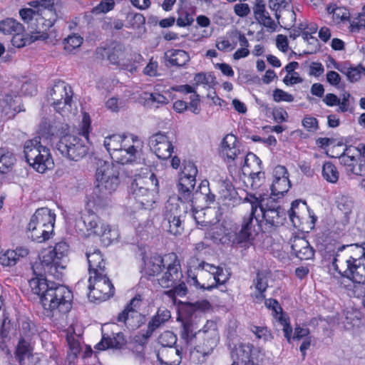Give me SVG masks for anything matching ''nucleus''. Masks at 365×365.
<instances>
[{"instance_id":"obj_17","label":"nucleus","mask_w":365,"mask_h":365,"mask_svg":"<svg viewBox=\"0 0 365 365\" xmlns=\"http://www.w3.org/2000/svg\"><path fill=\"white\" fill-rule=\"evenodd\" d=\"M88 297L104 301L113 296V284L107 277L106 272H101L95 276L90 275L88 279Z\"/></svg>"},{"instance_id":"obj_34","label":"nucleus","mask_w":365,"mask_h":365,"mask_svg":"<svg viewBox=\"0 0 365 365\" xmlns=\"http://www.w3.org/2000/svg\"><path fill=\"white\" fill-rule=\"evenodd\" d=\"M195 178L181 176L178 183L180 199L185 202L190 200V195L195 185Z\"/></svg>"},{"instance_id":"obj_44","label":"nucleus","mask_w":365,"mask_h":365,"mask_svg":"<svg viewBox=\"0 0 365 365\" xmlns=\"http://www.w3.org/2000/svg\"><path fill=\"white\" fill-rule=\"evenodd\" d=\"M290 188L289 178H284L279 180H274L271 185L272 195L277 197L283 196Z\"/></svg>"},{"instance_id":"obj_41","label":"nucleus","mask_w":365,"mask_h":365,"mask_svg":"<svg viewBox=\"0 0 365 365\" xmlns=\"http://www.w3.org/2000/svg\"><path fill=\"white\" fill-rule=\"evenodd\" d=\"M170 317V312L168 309L159 308L156 314L150 319L148 325L155 331L168 322Z\"/></svg>"},{"instance_id":"obj_52","label":"nucleus","mask_w":365,"mask_h":365,"mask_svg":"<svg viewBox=\"0 0 365 365\" xmlns=\"http://www.w3.org/2000/svg\"><path fill=\"white\" fill-rule=\"evenodd\" d=\"M195 269L200 272V274H196L197 276H198V274H200V275L206 274V273L203 272L204 271H205L208 273L207 275L210 278H212H212L215 277V275L217 272V270H220V272H222V267H216L212 264L207 263L204 261L199 263L197 267L195 268Z\"/></svg>"},{"instance_id":"obj_22","label":"nucleus","mask_w":365,"mask_h":365,"mask_svg":"<svg viewBox=\"0 0 365 365\" xmlns=\"http://www.w3.org/2000/svg\"><path fill=\"white\" fill-rule=\"evenodd\" d=\"M339 160L351 178L354 176H365V158H353L349 155H340Z\"/></svg>"},{"instance_id":"obj_11","label":"nucleus","mask_w":365,"mask_h":365,"mask_svg":"<svg viewBox=\"0 0 365 365\" xmlns=\"http://www.w3.org/2000/svg\"><path fill=\"white\" fill-rule=\"evenodd\" d=\"M158 180L153 173L138 176L131 183L130 192L135 200L144 209H150L155 202Z\"/></svg>"},{"instance_id":"obj_56","label":"nucleus","mask_w":365,"mask_h":365,"mask_svg":"<svg viewBox=\"0 0 365 365\" xmlns=\"http://www.w3.org/2000/svg\"><path fill=\"white\" fill-rule=\"evenodd\" d=\"M215 77L212 74H206L205 73H198L194 77L195 84L196 86L207 85L211 86L215 83Z\"/></svg>"},{"instance_id":"obj_46","label":"nucleus","mask_w":365,"mask_h":365,"mask_svg":"<svg viewBox=\"0 0 365 365\" xmlns=\"http://www.w3.org/2000/svg\"><path fill=\"white\" fill-rule=\"evenodd\" d=\"M195 329L196 327H195L193 323L190 320L186 319L183 321L181 337L187 344L192 343L194 338L197 339V332L195 331Z\"/></svg>"},{"instance_id":"obj_55","label":"nucleus","mask_w":365,"mask_h":365,"mask_svg":"<svg viewBox=\"0 0 365 365\" xmlns=\"http://www.w3.org/2000/svg\"><path fill=\"white\" fill-rule=\"evenodd\" d=\"M114 6L113 0H103L93 9L92 12L95 14H105L111 11Z\"/></svg>"},{"instance_id":"obj_10","label":"nucleus","mask_w":365,"mask_h":365,"mask_svg":"<svg viewBox=\"0 0 365 365\" xmlns=\"http://www.w3.org/2000/svg\"><path fill=\"white\" fill-rule=\"evenodd\" d=\"M219 339L217 324L213 321H207L197 331L196 345L190 351V359L195 363H203L217 346Z\"/></svg>"},{"instance_id":"obj_18","label":"nucleus","mask_w":365,"mask_h":365,"mask_svg":"<svg viewBox=\"0 0 365 365\" xmlns=\"http://www.w3.org/2000/svg\"><path fill=\"white\" fill-rule=\"evenodd\" d=\"M141 302L140 295L134 297L126 305L123 311L118 314L117 317L118 322H123L128 328L131 329L138 328L140 325L142 319V315L138 312Z\"/></svg>"},{"instance_id":"obj_19","label":"nucleus","mask_w":365,"mask_h":365,"mask_svg":"<svg viewBox=\"0 0 365 365\" xmlns=\"http://www.w3.org/2000/svg\"><path fill=\"white\" fill-rule=\"evenodd\" d=\"M250 205V212L243 217L241 229L237 232L236 227L233 228L237 245L250 243L257 233V231L255 229L253 221L255 220L259 225V220L256 215V210H254L253 204Z\"/></svg>"},{"instance_id":"obj_48","label":"nucleus","mask_w":365,"mask_h":365,"mask_svg":"<svg viewBox=\"0 0 365 365\" xmlns=\"http://www.w3.org/2000/svg\"><path fill=\"white\" fill-rule=\"evenodd\" d=\"M337 207L344 215V219L341 224L342 227L339 228L341 230H344L346 225L349 222V215L352 210V202L346 197H342L339 201Z\"/></svg>"},{"instance_id":"obj_35","label":"nucleus","mask_w":365,"mask_h":365,"mask_svg":"<svg viewBox=\"0 0 365 365\" xmlns=\"http://www.w3.org/2000/svg\"><path fill=\"white\" fill-rule=\"evenodd\" d=\"M24 26L13 18H6L0 21V32L5 35H14L23 33Z\"/></svg>"},{"instance_id":"obj_27","label":"nucleus","mask_w":365,"mask_h":365,"mask_svg":"<svg viewBox=\"0 0 365 365\" xmlns=\"http://www.w3.org/2000/svg\"><path fill=\"white\" fill-rule=\"evenodd\" d=\"M86 257L88 263L89 275L97 276L101 272H106V260L101 252L96 249L93 252L88 251Z\"/></svg>"},{"instance_id":"obj_58","label":"nucleus","mask_w":365,"mask_h":365,"mask_svg":"<svg viewBox=\"0 0 365 365\" xmlns=\"http://www.w3.org/2000/svg\"><path fill=\"white\" fill-rule=\"evenodd\" d=\"M273 100L275 102L285 101L290 103L294 101V96L282 89L276 88L273 91Z\"/></svg>"},{"instance_id":"obj_33","label":"nucleus","mask_w":365,"mask_h":365,"mask_svg":"<svg viewBox=\"0 0 365 365\" xmlns=\"http://www.w3.org/2000/svg\"><path fill=\"white\" fill-rule=\"evenodd\" d=\"M33 346L30 341L24 338H21L16 346L15 357L20 365L24 364V360L33 356Z\"/></svg>"},{"instance_id":"obj_51","label":"nucleus","mask_w":365,"mask_h":365,"mask_svg":"<svg viewBox=\"0 0 365 365\" xmlns=\"http://www.w3.org/2000/svg\"><path fill=\"white\" fill-rule=\"evenodd\" d=\"M254 285L256 289L259 293L261 298H264V293L267 290L268 287L267 279L266 275L263 272H258L257 273L256 279L254 280Z\"/></svg>"},{"instance_id":"obj_7","label":"nucleus","mask_w":365,"mask_h":365,"mask_svg":"<svg viewBox=\"0 0 365 365\" xmlns=\"http://www.w3.org/2000/svg\"><path fill=\"white\" fill-rule=\"evenodd\" d=\"M68 245L65 242L56 243L51 250L45 251L40 257V263H35L32 269L36 275H41L38 271V267L41 266L44 274L52 276L54 279L62 277L61 271L66 267Z\"/></svg>"},{"instance_id":"obj_12","label":"nucleus","mask_w":365,"mask_h":365,"mask_svg":"<svg viewBox=\"0 0 365 365\" xmlns=\"http://www.w3.org/2000/svg\"><path fill=\"white\" fill-rule=\"evenodd\" d=\"M56 148L63 157L73 161L81 160L88 152V147L85 141L71 134L61 135L56 144Z\"/></svg>"},{"instance_id":"obj_63","label":"nucleus","mask_w":365,"mask_h":365,"mask_svg":"<svg viewBox=\"0 0 365 365\" xmlns=\"http://www.w3.org/2000/svg\"><path fill=\"white\" fill-rule=\"evenodd\" d=\"M302 125L308 131L313 132L318 129V120L312 116H305L302 120Z\"/></svg>"},{"instance_id":"obj_32","label":"nucleus","mask_w":365,"mask_h":365,"mask_svg":"<svg viewBox=\"0 0 365 365\" xmlns=\"http://www.w3.org/2000/svg\"><path fill=\"white\" fill-rule=\"evenodd\" d=\"M129 135L113 134L105 138L103 145L111 155V154H114V152H118L120 150L123 145L126 143H129Z\"/></svg>"},{"instance_id":"obj_3","label":"nucleus","mask_w":365,"mask_h":365,"mask_svg":"<svg viewBox=\"0 0 365 365\" xmlns=\"http://www.w3.org/2000/svg\"><path fill=\"white\" fill-rule=\"evenodd\" d=\"M96 184L88 206L98 211L112 205L111 196L117 190L119 180L118 167L106 161L101 162L96 170Z\"/></svg>"},{"instance_id":"obj_23","label":"nucleus","mask_w":365,"mask_h":365,"mask_svg":"<svg viewBox=\"0 0 365 365\" xmlns=\"http://www.w3.org/2000/svg\"><path fill=\"white\" fill-rule=\"evenodd\" d=\"M48 34L46 31L40 29L38 26L36 28L31 26V34L22 35V33H18L13 35L12 43L17 48H22L29 45L36 41H44L47 39Z\"/></svg>"},{"instance_id":"obj_37","label":"nucleus","mask_w":365,"mask_h":365,"mask_svg":"<svg viewBox=\"0 0 365 365\" xmlns=\"http://www.w3.org/2000/svg\"><path fill=\"white\" fill-rule=\"evenodd\" d=\"M125 344V339L122 333H118L113 337L103 336L101 341L98 343L95 348L98 350H105L108 348H120Z\"/></svg>"},{"instance_id":"obj_38","label":"nucleus","mask_w":365,"mask_h":365,"mask_svg":"<svg viewBox=\"0 0 365 365\" xmlns=\"http://www.w3.org/2000/svg\"><path fill=\"white\" fill-rule=\"evenodd\" d=\"M166 56L171 65L179 67L185 66L190 60L189 54L186 51L180 49L169 51L166 53Z\"/></svg>"},{"instance_id":"obj_4","label":"nucleus","mask_w":365,"mask_h":365,"mask_svg":"<svg viewBox=\"0 0 365 365\" xmlns=\"http://www.w3.org/2000/svg\"><path fill=\"white\" fill-rule=\"evenodd\" d=\"M245 202L253 204L254 210L259 211L262 220H259V227L264 232H271L282 225L286 220V211L277 205L271 198L265 199L262 195L257 196L255 194L247 193Z\"/></svg>"},{"instance_id":"obj_57","label":"nucleus","mask_w":365,"mask_h":365,"mask_svg":"<svg viewBox=\"0 0 365 365\" xmlns=\"http://www.w3.org/2000/svg\"><path fill=\"white\" fill-rule=\"evenodd\" d=\"M349 16L350 14L346 8L337 6L336 9H335L332 19L336 24H340L342 21L348 20Z\"/></svg>"},{"instance_id":"obj_40","label":"nucleus","mask_w":365,"mask_h":365,"mask_svg":"<svg viewBox=\"0 0 365 365\" xmlns=\"http://www.w3.org/2000/svg\"><path fill=\"white\" fill-rule=\"evenodd\" d=\"M145 103L151 108H159L169 103V99L164 94L159 92L145 93Z\"/></svg>"},{"instance_id":"obj_13","label":"nucleus","mask_w":365,"mask_h":365,"mask_svg":"<svg viewBox=\"0 0 365 365\" xmlns=\"http://www.w3.org/2000/svg\"><path fill=\"white\" fill-rule=\"evenodd\" d=\"M47 101L56 112L63 115L71 111L73 91L71 87L63 81H56L48 91Z\"/></svg>"},{"instance_id":"obj_29","label":"nucleus","mask_w":365,"mask_h":365,"mask_svg":"<svg viewBox=\"0 0 365 365\" xmlns=\"http://www.w3.org/2000/svg\"><path fill=\"white\" fill-rule=\"evenodd\" d=\"M29 250L24 247H17L16 250H7L0 252V264L4 267L14 266L20 258L26 257Z\"/></svg>"},{"instance_id":"obj_5","label":"nucleus","mask_w":365,"mask_h":365,"mask_svg":"<svg viewBox=\"0 0 365 365\" xmlns=\"http://www.w3.org/2000/svg\"><path fill=\"white\" fill-rule=\"evenodd\" d=\"M28 4L31 8L19 10L21 19L29 25L31 30V26L36 28L38 26L41 30L47 32L57 19L53 0H34Z\"/></svg>"},{"instance_id":"obj_28","label":"nucleus","mask_w":365,"mask_h":365,"mask_svg":"<svg viewBox=\"0 0 365 365\" xmlns=\"http://www.w3.org/2000/svg\"><path fill=\"white\" fill-rule=\"evenodd\" d=\"M291 247L295 256L301 260H307L314 257V251L304 238L294 237Z\"/></svg>"},{"instance_id":"obj_43","label":"nucleus","mask_w":365,"mask_h":365,"mask_svg":"<svg viewBox=\"0 0 365 365\" xmlns=\"http://www.w3.org/2000/svg\"><path fill=\"white\" fill-rule=\"evenodd\" d=\"M107 55L108 59L111 63L120 66V63L125 60L128 53L122 45L118 44L109 50Z\"/></svg>"},{"instance_id":"obj_39","label":"nucleus","mask_w":365,"mask_h":365,"mask_svg":"<svg viewBox=\"0 0 365 365\" xmlns=\"http://www.w3.org/2000/svg\"><path fill=\"white\" fill-rule=\"evenodd\" d=\"M143 61V57L141 54L134 53L126 56L125 60L120 63V68L125 70L130 73H134L138 71V64H140Z\"/></svg>"},{"instance_id":"obj_14","label":"nucleus","mask_w":365,"mask_h":365,"mask_svg":"<svg viewBox=\"0 0 365 365\" xmlns=\"http://www.w3.org/2000/svg\"><path fill=\"white\" fill-rule=\"evenodd\" d=\"M231 358L240 361L242 365H266L267 358L265 352L250 343H239L230 352Z\"/></svg>"},{"instance_id":"obj_59","label":"nucleus","mask_w":365,"mask_h":365,"mask_svg":"<svg viewBox=\"0 0 365 365\" xmlns=\"http://www.w3.org/2000/svg\"><path fill=\"white\" fill-rule=\"evenodd\" d=\"M197 174V169L195 165L191 161L183 162V169L182 170L181 176L195 178Z\"/></svg>"},{"instance_id":"obj_21","label":"nucleus","mask_w":365,"mask_h":365,"mask_svg":"<svg viewBox=\"0 0 365 365\" xmlns=\"http://www.w3.org/2000/svg\"><path fill=\"white\" fill-rule=\"evenodd\" d=\"M148 145L156 156L162 160L169 159L174 147L169 138L163 133L158 132L149 138Z\"/></svg>"},{"instance_id":"obj_20","label":"nucleus","mask_w":365,"mask_h":365,"mask_svg":"<svg viewBox=\"0 0 365 365\" xmlns=\"http://www.w3.org/2000/svg\"><path fill=\"white\" fill-rule=\"evenodd\" d=\"M129 143H125L120 150L111 154L112 159L122 165L135 161L138 148L143 144L137 135L129 134Z\"/></svg>"},{"instance_id":"obj_31","label":"nucleus","mask_w":365,"mask_h":365,"mask_svg":"<svg viewBox=\"0 0 365 365\" xmlns=\"http://www.w3.org/2000/svg\"><path fill=\"white\" fill-rule=\"evenodd\" d=\"M188 277L190 278V283L193 284L195 287L200 288L204 290L211 291L214 288L217 287L218 285L225 284L228 280V277L224 273L223 269L222 268V272L217 270V272L213 277L214 283L211 284H205V283L200 284L197 279V276L193 274L192 275V271L188 270Z\"/></svg>"},{"instance_id":"obj_8","label":"nucleus","mask_w":365,"mask_h":365,"mask_svg":"<svg viewBox=\"0 0 365 365\" xmlns=\"http://www.w3.org/2000/svg\"><path fill=\"white\" fill-rule=\"evenodd\" d=\"M222 153L230 173L240 172L244 167L250 166V162L260 163V159L255 154L240 149L234 135H227L223 138Z\"/></svg>"},{"instance_id":"obj_25","label":"nucleus","mask_w":365,"mask_h":365,"mask_svg":"<svg viewBox=\"0 0 365 365\" xmlns=\"http://www.w3.org/2000/svg\"><path fill=\"white\" fill-rule=\"evenodd\" d=\"M262 163L250 162V166L244 167L242 171L243 175L248 176L250 180L251 187L253 190L260 187L265 181V174L262 171Z\"/></svg>"},{"instance_id":"obj_49","label":"nucleus","mask_w":365,"mask_h":365,"mask_svg":"<svg viewBox=\"0 0 365 365\" xmlns=\"http://www.w3.org/2000/svg\"><path fill=\"white\" fill-rule=\"evenodd\" d=\"M177 341L176 335L170 331H165L158 337V343L162 345V349L174 348L173 346Z\"/></svg>"},{"instance_id":"obj_53","label":"nucleus","mask_w":365,"mask_h":365,"mask_svg":"<svg viewBox=\"0 0 365 365\" xmlns=\"http://www.w3.org/2000/svg\"><path fill=\"white\" fill-rule=\"evenodd\" d=\"M341 155H349L353 158H365V144L359 143L356 147L349 146Z\"/></svg>"},{"instance_id":"obj_26","label":"nucleus","mask_w":365,"mask_h":365,"mask_svg":"<svg viewBox=\"0 0 365 365\" xmlns=\"http://www.w3.org/2000/svg\"><path fill=\"white\" fill-rule=\"evenodd\" d=\"M253 11L255 19L259 24L263 25L267 29V31L273 32L276 31L277 27V24L266 10L263 0L256 1Z\"/></svg>"},{"instance_id":"obj_6","label":"nucleus","mask_w":365,"mask_h":365,"mask_svg":"<svg viewBox=\"0 0 365 365\" xmlns=\"http://www.w3.org/2000/svg\"><path fill=\"white\" fill-rule=\"evenodd\" d=\"M92 209L96 210V207H89L88 202L86 210L76 223V229L82 235L98 236L105 245H109L118 239V231L103 221Z\"/></svg>"},{"instance_id":"obj_47","label":"nucleus","mask_w":365,"mask_h":365,"mask_svg":"<svg viewBox=\"0 0 365 365\" xmlns=\"http://www.w3.org/2000/svg\"><path fill=\"white\" fill-rule=\"evenodd\" d=\"M83 41V37L77 34L69 35L63 41V48L68 53H71L79 48Z\"/></svg>"},{"instance_id":"obj_60","label":"nucleus","mask_w":365,"mask_h":365,"mask_svg":"<svg viewBox=\"0 0 365 365\" xmlns=\"http://www.w3.org/2000/svg\"><path fill=\"white\" fill-rule=\"evenodd\" d=\"M194 21L193 16L187 11H182L179 13V16L177 19V25L180 27L190 26Z\"/></svg>"},{"instance_id":"obj_36","label":"nucleus","mask_w":365,"mask_h":365,"mask_svg":"<svg viewBox=\"0 0 365 365\" xmlns=\"http://www.w3.org/2000/svg\"><path fill=\"white\" fill-rule=\"evenodd\" d=\"M165 255L163 257L160 255L152 256L145 262L146 272L149 275L157 276L160 274L164 266H165Z\"/></svg>"},{"instance_id":"obj_2","label":"nucleus","mask_w":365,"mask_h":365,"mask_svg":"<svg viewBox=\"0 0 365 365\" xmlns=\"http://www.w3.org/2000/svg\"><path fill=\"white\" fill-rule=\"evenodd\" d=\"M31 292L38 295L48 317L54 313H67L71 309L73 294L66 286L46 278L35 277L29 281Z\"/></svg>"},{"instance_id":"obj_50","label":"nucleus","mask_w":365,"mask_h":365,"mask_svg":"<svg viewBox=\"0 0 365 365\" xmlns=\"http://www.w3.org/2000/svg\"><path fill=\"white\" fill-rule=\"evenodd\" d=\"M250 329L258 339L267 341L273 338L270 331L267 327L251 325Z\"/></svg>"},{"instance_id":"obj_45","label":"nucleus","mask_w":365,"mask_h":365,"mask_svg":"<svg viewBox=\"0 0 365 365\" xmlns=\"http://www.w3.org/2000/svg\"><path fill=\"white\" fill-rule=\"evenodd\" d=\"M322 176L327 182L336 183L339 180V173L332 163L326 162L322 166Z\"/></svg>"},{"instance_id":"obj_1","label":"nucleus","mask_w":365,"mask_h":365,"mask_svg":"<svg viewBox=\"0 0 365 365\" xmlns=\"http://www.w3.org/2000/svg\"><path fill=\"white\" fill-rule=\"evenodd\" d=\"M69 127L67 124L60 121L50 123L44 120L39 125L37 136L24 143V154L26 161L38 173H44L53 168V160L47 145L51 143L53 137L61 130H66Z\"/></svg>"},{"instance_id":"obj_9","label":"nucleus","mask_w":365,"mask_h":365,"mask_svg":"<svg viewBox=\"0 0 365 365\" xmlns=\"http://www.w3.org/2000/svg\"><path fill=\"white\" fill-rule=\"evenodd\" d=\"M56 215L47 207L36 210L28 225V236L33 241L43 242L53 233Z\"/></svg>"},{"instance_id":"obj_42","label":"nucleus","mask_w":365,"mask_h":365,"mask_svg":"<svg viewBox=\"0 0 365 365\" xmlns=\"http://www.w3.org/2000/svg\"><path fill=\"white\" fill-rule=\"evenodd\" d=\"M16 162L14 155L6 149H0V173H6L10 171Z\"/></svg>"},{"instance_id":"obj_15","label":"nucleus","mask_w":365,"mask_h":365,"mask_svg":"<svg viewBox=\"0 0 365 365\" xmlns=\"http://www.w3.org/2000/svg\"><path fill=\"white\" fill-rule=\"evenodd\" d=\"M185 213L178 203L168 201L161 223L163 229L173 235H180L184 230L182 223Z\"/></svg>"},{"instance_id":"obj_61","label":"nucleus","mask_w":365,"mask_h":365,"mask_svg":"<svg viewBox=\"0 0 365 365\" xmlns=\"http://www.w3.org/2000/svg\"><path fill=\"white\" fill-rule=\"evenodd\" d=\"M155 330L148 325L146 330H143L140 333L135 336V340L136 342L141 345H144L148 343L149 339L151 337Z\"/></svg>"},{"instance_id":"obj_24","label":"nucleus","mask_w":365,"mask_h":365,"mask_svg":"<svg viewBox=\"0 0 365 365\" xmlns=\"http://www.w3.org/2000/svg\"><path fill=\"white\" fill-rule=\"evenodd\" d=\"M207 235L215 243L237 244L234 229L224 225L212 227Z\"/></svg>"},{"instance_id":"obj_30","label":"nucleus","mask_w":365,"mask_h":365,"mask_svg":"<svg viewBox=\"0 0 365 365\" xmlns=\"http://www.w3.org/2000/svg\"><path fill=\"white\" fill-rule=\"evenodd\" d=\"M157 359L161 365H180L182 351L178 348L161 349L157 354Z\"/></svg>"},{"instance_id":"obj_64","label":"nucleus","mask_w":365,"mask_h":365,"mask_svg":"<svg viewBox=\"0 0 365 365\" xmlns=\"http://www.w3.org/2000/svg\"><path fill=\"white\" fill-rule=\"evenodd\" d=\"M235 14L240 17H246L250 13V8L246 3L236 4L233 8Z\"/></svg>"},{"instance_id":"obj_54","label":"nucleus","mask_w":365,"mask_h":365,"mask_svg":"<svg viewBox=\"0 0 365 365\" xmlns=\"http://www.w3.org/2000/svg\"><path fill=\"white\" fill-rule=\"evenodd\" d=\"M362 75L365 76V67L361 64L355 67L350 66L346 69V77L351 82L359 81Z\"/></svg>"},{"instance_id":"obj_16","label":"nucleus","mask_w":365,"mask_h":365,"mask_svg":"<svg viewBox=\"0 0 365 365\" xmlns=\"http://www.w3.org/2000/svg\"><path fill=\"white\" fill-rule=\"evenodd\" d=\"M165 266L157 280L163 288H170L178 283L182 277L181 265L178 255L174 252L165 255Z\"/></svg>"},{"instance_id":"obj_62","label":"nucleus","mask_w":365,"mask_h":365,"mask_svg":"<svg viewBox=\"0 0 365 365\" xmlns=\"http://www.w3.org/2000/svg\"><path fill=\"white\" fill-rule=\"evenodd\" d=\"M66 340L71 353L74 357H76L81 351V344L79 341L72 335L67 336Z\"/></svg>"}]
</instances>
